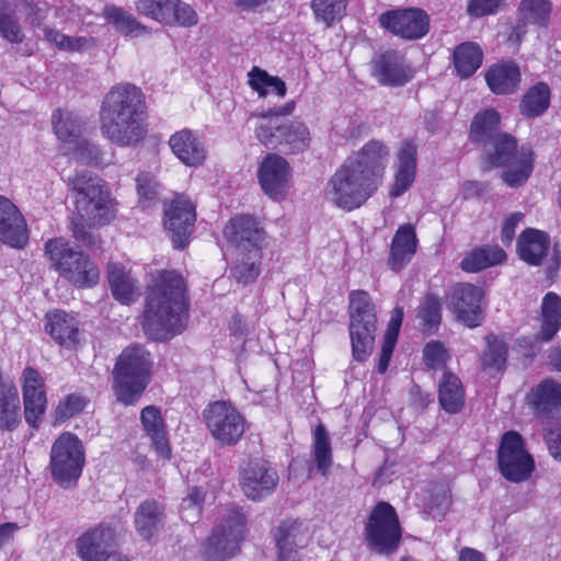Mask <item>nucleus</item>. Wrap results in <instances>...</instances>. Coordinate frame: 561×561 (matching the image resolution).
Wrapping results in <instances>:
<instances>
[{
    "label": "nucleus",
    "instance_id": "nucleus-6",
    "mask_svg": "<svg viewBox=\"0 0 561 561\" xmlns=\"http://www.w3.org/2000/svg\"><path fill=\"white\" fill-rule=\"evenodd\" d=\"M377 188L353 163L344 161L328 181L324 197L337 208L351 211L359 208Z\"/></svg>",
    "mask_w": 561,
    "mask_h": 561
},
{
    "label": "nucleus",
    "instance_id": "nucleus-30",
    "mask_svg": "<svg viewBox=\"0 0 561 561\" xmlns=\"http://www.w3.org/2000/svg\"><path fill=\"white\" fill-rule=\"evenodd\" d=\"M416 147L411 141H403L397 153V170L390 196L399 197L407 192L415 180Z\"/></svg>",
    "mask_w": 561,
    "mask_h": 561
},
{
    "label": "nucleus",
    "instance_id": "nucleus-49",
    "mask_svg": "<svg viewBox=\"0 0 561 561\" xmlns=\"http://www.w3.org/2000/svg\"><path fill=\"white\" fill-rule=\"evenodd\" d=\"M249 84L260 96H265L270 90L277 93L278 96L286 94V84L277 77L270 76L265 70L253 67L248 73Z\"/></svg>",
    "mask_w": 561,
    "mask_h": 561
},
{
    "label": "nucleus",
    "instance_id": "nucleus-24",
    "mask_svg": "<svg viewBox=\"0 0 561 561\" xmlns=\"http://www.w3.org/2000/svg\"><path fill=\"white\" fill-rule=\"evenodd\" d=\"M0 241L11 248L23 249L28 241L26 221L19 208L0 195Z\"/></svg>",
    "mask_w": 561,
    "mask_h": 561
},
{
    "label": "nucleus",
    "instance_id": "nucleus-9",
    "mask_svg": "<svg viewBox=\"0 0 561 561\" xmlns=\"http://www.w3.org/2000/svg\"><path fill=\"white\" fill-rule=\"evenodd\" d=\"M364 535L371 550L381 554L397 551L402 538V528L394 507L388 502H378L368 516Z\"/></svg>",
    "mask_w": 561,
    "mask_h": 561
},
{
    "label": "nucleus",
    "instance_id": "nucleus-37",
    "mask_svg": "<svg viewBox=\"0 0 561 561\" xmlns=\"http://www.w3.org/2000/svg\"><path fill=\"white\" fill-rule=\"evenodd\" d=\"M107 279L112 295L123 305H130L139 296L136 282L129 272L117 263H108Z\"/></svg>",
    "mask_w": 561,
    "mask_h": 561
},
{
    "label": "nucleus",
    "instance_id": "nucleus-14",
    "mask_svg": "<svg viewBox=\"0 0 561 561\" xmlns=\"http://www.w3.org/2000/svg\"><path fill=\"white\" fill-rule=\"evenodd\" d=\"M257 180L262 191L273 201L285 199L293 178L289 162L282 156L270 152L257 168Z\"/></svg>",
    "mask_w": 561,
    "mask_h": 561
},
{
    "label": "nucleus",
    "instance_id": "nucleus-31",
    "mask_svg": "<svg viewBox=\"0 0 561 561\" xmlns=\"http://www.w3.org/2000/svg\"><path fill=\"white\" fill-rule=\"evenodd\" d=\"M417 248V238L412 225H403L397 230L390 245L389 267L401 271L413 257Z\"/></svg>",
    "mask_w": 561,
    "mask_h": 561
},
{
    "label": "nucleus",
    "instance_id": "nucleus-8",
    "mask_svg": "<svg viewBox=\"0 0 561 561\" xmlns=\"http://www.w3.org/2000/svg\"><path fill=\"white\" fill-rule=\"evenodd\" d=\"M376 311L369 294L353 290L350 294V335L353 356L358 362L368 358L375 341Z\"/></svg>",
    "mask_w": 561,
    "mask_h": 561
},
{
    "label": "nucleus",
    "instance_id": "nucleus-21",
    "mask_svg": "<svg viewBox=\"0 0 561 561\" xmlns=\"http://www.w3.org/2000/svg\"><path fill=\"white\" fill-rule=\"evenodd\" d=\"M229 242L234 247V252H249L265 247L266 232L260 222L250 216L232 218L224 230Z\"/></svg>",
    "mask_w": 561,
    "mask_h": 561
},
{
    "label": "nucleus",
    "instance_id": "nucleus-7",
    "mask_svg": "<svg viewBox=\"0 0 561 561\" xmlns=\"http://www.w3.org/2000/svg\"><path fill=\"white\" fill-rule=\"evenodd\" d=\"M502 168V179L510 187L524 185L533 172L534 152L528 147H517L511 135H500L495 149L486 157L485 169Z\"/></svg>",
    "mask_w": 561,
    "mask_h": 561
},
{
    "label": "nucleus",
    "instance_id": "nucleus-10",
    "mask_svg": "<svg viewBox=\"0 0 561 561\" xmlns=\"http://www.w3.org/2000/svg\"><path fill=\"white\" fill-rule=\"evenodd\" d=\"M84 462L81 440L70 432L60 434L50 450L49 469L53 480L61 488L70 486L80 478Z\"/></svg>",
    "mask_w": 561,
    "mask_h": 561
},
{
    "label": "nucleus",
    "instance_id": "nucleus-23",
    "mask_svg": "<svg viewBox=\"0 0 561 561\" xmlns=\"http://www.w3.org/2000/svg\"><path fill=\"white\" fill-rule=\"evenodd\" d=\"M389 153L385 144L370 140L345 161L353 163L357 171L367 176L378 187L389 160Z\"/></svg>",
    "mask_w": 561,
    "mask_h": 561
},
{
    "label": "nucleus",
    "instance_id": "nucleus-42",
    "mask_svg": "<svg viewBox=\"0 0 561 561\" xmlns=\"http://www.w3.org/2000/svg\"><path fill=\"white\" fill-rule=\"evenodd\" d=\"M310 142L311 133L307 124L300 119L287 118L282 146L278 150L285 153H299L307 150Z\"/></svg>",
    "mask_w": 561,
    "mask_h": 561
},
{
    "label": "nucleus",
    "instance_id": "nucleus-50",
    "mask_svg": "<svg viewBox=\"0 0 561 561\" xmlns=\"http://www.w3.org/2000/svg\"><path fill=\"white\" fill-rule=\"evenodd\" d=\"M417 318L424 332H435L442 320V302L438 297L427 295L419 307Z\"/></svg>",
    "mask_w": 561,
    "mask_h": 561
},
{
    "label": "nucleus",
    "instance_id": "nucleus-35",
    "mask_svg": "<svg viewBox=\"0 0 561 561\" xmlns=\"http://www.w3.org/2000/svg\"><path fill=\"white\" fill-rule=\"evenodd\" d=\"M550 245L549 236L537 229H527L517 241L519 257L530 265H539L547 255Z\"/></svg>",
    "mask_w": 561,
    "mask_h": 561
},
{
    "label": "nucleus",
    "instance_id": "nucleus-41",
    "mask_svg": "<svg viewBox=\"0 0 561 561\" xmlns=\"http://www.w3.org/2000/svg\"><path fill=\"white\" fill-rule=\"evenodd\" d=\"M438 400L448 413H457L462 409L465 391L460 379L453 373H444L438 387Z\"/></svg>",
    "mask_w": 561,
    "mask_h": 561
},
{
    "label": "nucleus",
    "instance_id": "nucleus-59",
    "mask_svg": "<svg viewBox=\"0 0 561 561\" xmlns=\"http://www.w3.org/2000/svg\"><path fill=\"white\" fill-rule=\"evenodd\" d=\"M45 37L49 43L66 51H78L89 42L87 37H70L51 28L45 30Z\"/></svg>",
    "mask_w": 561,
    "mask_h": 561
},
{
    "label": "nucleus",
    "instance_id": "nucleus-33",
    "mask_svg": "<svg viewBox=\"0 0 561 561\" xmlns=\"http://www.w3.org/2000/svg\"><path fill=\"white\" fill-rule=\"evenodd\" d=\"M252 118H255L253 130L257 141L271 150H278L282 146L287 118L265 113L251 114L249 121Z\"/></svg>",
    "mask_w": 561,
    "mask_h": 561
},
{
    "label": "nucleus",
    "instance_id": "nucleus-47",
    "mask_svg": "<svg viewBox=\"0 0 561 561\" xmlns=\"http://www.w3.org/2000/svg\"><path fill=\"white\" fill-rule=\"evenodd\" d=\"M483 53L474 43H463L454 53L455 68L459 76L468 78L481 66Z\"/></svg>",
    "mask_w": 561,
    "mask_h": 561
},
{
    "label": "nucleus",
    "instance_id": "nucleus-63",
    "mask_svg": "<svg viewBox=\"0 0 561 561\" xmlns=\"http://www.w3.org/2000/svg\"><path fill=\"white\" fill-rule=\"evenodd\" d=\"M545 440L550 455L561 461V425L557 424L548 430L545 435Z\"/></svg>",
    "mask_w": 561,
    "mask_h": 561
},
{
    "label": "nucleus",
    "instance_id": "nucleus-56",
    "mask_svg": "<svg viewBox=\"0 0 561 561\" xmlns=\"http://www.w3.org/2000/svg\"><path fill=\"white\" fill-rule=\"evenodd\" d=\"M170 1L171 0H135V7L140 14L164 24V21L170 19Z\"/></svg>",
    "mask_w": 561,
    "mask_h": 561
},
{
    "label": "nucleus",
    "instance_id": "nucleus-58",
    "mask_svg": "<svg viewBox=\"0 0 561 561\" xmlns=\"http://www.w3.org/2000/svg\"><path fill=\"white\" fill-rule=\"evenodd\" d=\"M203 501L204 493L201 489L193 488L190 490L187 496L181 503L182 519L190 524L195 523L201 515Z\"/></svg>",
    "mask_w": 561,
    "mask_h": 561
},
{
    "label": "nucleus",
    "instance_id": "nucleus-20",
    "mask_svg": "<svg viewBox=\"0 0 561 561\" xmlns=\"http://www.w3.org/2000/svg\"><path fill=\"white\" fill-rule=\"evenodd\" d=\"M277 483V472L263 460H251L241 471V489L252 501H260L272 494Z\"/></svg>",
    "mask_w": 561,
    "mask_h": 561
},
{
    "label": "nucleus",
    "instance_id": "nucleus-62",
    "mask_svg": "<svg viewBox=\"0 0 561 561\" xmlns=\"http://www.w3.org/2000/svg\"><path fill=\"white\" fill-rule=\"evenodd\" d=\"M501 0H469L468 12L472 16H484L494 13Z\"/></svg>",
    "mask_w": 561,
    "mask_h": 561
},
{
    "label": "nucleus",
    "instance_id": "nucleus-53",
    "mask_svg": "<svg viewBox=\"0 0 561 561\" xmlns=\"http://www.w3.org/2000/svg\"><path fill=\"white\" fill-rule=\"evenodd\" d=\"M170 3V19L164 21V24L191 27L198 23V15L188 3L182 0H171Z\"/></svg>",
    "mask_w": 561,
    "mask_h": 561
},
{
    "label": "nucleus",
    "instance_id": "nucleus-55",
    "mask_svg": "<svg viewBox=\"0 0 561 561\" xmlns=\"http://www.w3.org/2000/svg\"><path fill=\"white\" fill-rule=\"evenodd\" d=\"M488 350L482 357V364L486 368L500 370L506 362L507 346L496 336L486 337Z\"/></svg>",
    "mask_w": 561,
    "mask_h": 561
},
{
    "label": "nucleus",
    "instance_id": "nucleus-44",
    "mask_svg": "<svg viewBox=\"0 0 561 561\" xmlns=\"http://www.w3.org/2000/svg\"><path fill=\"white\" fill-rule=\"evenodd\" d=\"M551 91L547 83L538 82L529 88L524 94L519 111L528 118H535L542 115L550 105Z\"/></svg>",
    "mask_w": 561,
    "mask_h": 561
},
{
    "label": "nucleus",
    "instance_id": "nucleus-38",
    "mask_svg": "<svg viewBox=\"0 0 561 561\" xmlns=\"http://www.w3.org/2000/svg\"><path fill=\"white\" fill-rule=\"evenodd\" d=\"M561 327V298L553 291L545 295L541 302V325L537 340L549 342Z\"/></svg>",
    "mask_w": 561,
    "mask_h": 561
},
{
    "label": "nucleus",
    "instance_id": "nucleus-19",
    "mask_svg": "<svg viewBox=\"0 0 561 561\" xmlns=\"http://www.w3.org/2000/svg\"><path fill=\"white\" fill-rule=\"evenodd\" d=\"M53 126L57 138L72 146L75 154L80 160L89 162L96 158L95 147L81 137L82 122L77 115L58 110L53 114Z\"/></svg>",
    "mask_w": 561,
    "mask_h": 561
},
{
    "label": "nucleus",
    "instance_id": "nucleus-17",
    "mask_svg": "<svg viewBox=\"0 0 561 561\" xmlns=\"http://www.w3.org/2000/svg\"><path fill=\"white\" fill-rule=\"evenodd\" d=\"M382 27L405 39H419L430 28V16L419 8H409L382 13L379 16Z\"/></svg>",
    "mask_w": 561,
    "mask_h": 561
},
{
    "label": "nucleus",
    "instance_id": "nucleus-4",
    "mask_svg": "<svg viewBox=\"0 0 561 561\" xmlns=\"http://www.w3.org/2000/svg\"><path fill=\"white\" fill-rule=\"evenodd\" d=\"M151 354L139 344L123 350L113 368V391L125 405L136 403L150 382Z\"/></svg>",
    "mask_w": 561,
    "mask_h": 561
},
{
    "label": "nucleus",
    "instance_id": "nucleus-29",
    "mask_svg": "<svg viewBox=\"0 0 561 561\" xmlns=\"http://www.w3.org/2000/svg\"><path fill=\"white\" fill-rule=\"evenodd\" d=\"M45 320V330L57 344L72 348L79 343V323L72 314L55 309L46 313Z\"/></svg>",
    "mask_w": 561,
    "mask_h": 561
},
{
    "label": "nucleus",
    "instance_id": "nucleus-26",
    "mask_svg": "<svg viewBox=\"0 0 561 561\" xmlns=\"http://www.w3.org/2000/svg\"><path fill=\"white\" fill-rule=\"evenodd\" d=\"M169 147L172 153L186 167H199L207 157V150L199 135L183 128L170 136Z\"/></svg>",
    "mask_w": 561,
    "mask_h": 561
},
{
    "label": "nucleus",
    "instance_id": "nucleus-32",
    "mask_svg": "<svg viewBox=\"0 0 561 561\" xmlns=\"http://www.w3.org/2000/svg\"><path fill=\"white\" fill-rule=\"evenodd\" d=\"M484 78L493 93L512 94L519 88L520 71L513 61L497 62L485 71Z\"/></svg>",
    "mask_w": 561,
    "mask_h": 561
},
{
    "label": "nucleus",
    "instance_id": "nucleus-3",
    "mask_svg": "<svg viewBox=\"0 0 561 561\" xmlns=\"http://www.w3.org/2000/svg\"><path fill=\"white\" fill-rule=\"evenodd\" d=\"M69 185L73 192L76 209L80 218L73 221L72 234L76 240L89 248H99L98 236L85 229L89 227H102L113 217V204L110 194L103 188L101 180L88 172H77L69 179Z\"/></svg>",
    "mask_w": 561,
    "mask_h": 561
},
{
    "label": "nucleus",
    "instance_id": "nucleus-46",
    "mask_svg": "<svg viewBox=\"0 0 561 561\" xmlns=\"http://www.w3.org/2000/svg\"><path fill=\"white\" fill-rule=\"evenodd\" d=\"M103 16L108 23L113 24L117 32L124 35L139 36L149 32L147 26L138 22L133 14L123 8L106 5L103 9Z\"/></svg>",
    "mask_w": 561,
    "mask_h": 561
},
{
    "label": "nucleus",
    "instance_id": "nucleus-40",
    "mask_svg": "<svg viewBox=\"0 0 561 561\" xmlns=\"http://www.w3.org/2000/svg\"><path fill=\"white\" fill-rule=\"evenodd\" d=\"M310 456L317 470L323 477L328 476L333 465V453L330 435L321 423L313 430Z\"/></svg>",
    "mask_w": 561,
    "mask_h": 561
},
{
    "label": "nucleus",
    "instance_id": "nucleus-34",
    "mask_svg": "<svg viewBox=\"0 0 561 561\" xmlns=\"http://www.w3.org/2000/svg\"><path fill=\"white\" fill-rule=\"evenodd\" d=\"M140 420L144 431L150 437L158 456L170 459L171 448L160 410L153 405H148L141 410Z\"/></svg>",
    "mask_w": 561,
    "mask_h": 561
},
{
    "label": "nucleus",
    "instance_id": "nucleus-15",
    "mask_svg": "<svg viewBox=\"0 0 561 561\" xmlns=\"http://www.w3.org/2000/svg\"><path fill=\"white\" fill-rule=\"evenodd\" d=\"M116 546L115 528L104 523L84 531L76 542L78 556L83 561H106L115 558Z\"/></svg>",
    "mask_w": 561,
    "mask_h": 561
},
{
    "label": "nucleus",
    "instance_id": "nucleus-36",
    "mask_svg": "<svg viewBox=\"0 0 561 561\" xmlns=\"http://www.w3.org/2000/svg\"><path fill=\"white\" fill-rule=\"evenodd\" d=\"M163 506L154 500H146L137 507L134 523L137 533L144 539H150L157 535L163 524Z\"/></svg>",
    "mask_w": 561,
    "mask_h": 561
},
{
    "label": "nucleus",
    "instance_id": "nucleus-18",
    "mask_svg": "<svg viewBox=\"0 0 561 561\" xmlns=\"http://www.w3.org/2000/svg\"><path fill=\"white\" fill-rule=\"evenodd\" d=\"M245 527V516L239 510H233L225 520L222 529L216 530L208 538L205 550L209 557L233 558L239 548Z\"/></svg>",
    "mask_w": 561,
    "mask_h": 561
},
{
    "label": "nucleus",
    "instance_id": "nucleus-45",
    "mask_svg": "<svg viewBox=\"0 0 561 561\" xmlns=\"http://www.w3.org/2000/svg\"><path fill=\"white\" fill-rule=\"evenodd\" d=\"M500 114L494 110H486L474 116L471 124L470 137L474 141L490 140L495 149L496 139L501 133L497 131Z\"/></svg>",
    "mask_w": 561,
    "mask_h": 561
},
{
    "label": "nucleus",
    "instance_id": "nucleus-51",
    "mask_svg": "<svg viewBox=\"0 0 561 561\" xmlns=\"http://www.w3.org/2000/svg\"><path fill=\"white\" fill-rule=\"evenodd\" d=\"M20 399L15 388H9L0 397V426L12 430L19 422Z\"/></svg>",
    "mask_w": 561,
    "mask_h": 561
},
{
    "label": "nucleus",
    "instance_id": "nucleus-28",
    "mask_svg": "<svg viewBox=\"0 0 561 561\" xmlns=\"http://www.w3.org/2000/svg\"><path fill=\"white\" fill-rule=\"evenodd\" d=\"M374 77L383 85H403L409 82L413 72L404 62L403 57L396 51L380 55L373 66Z\"/></svg>",
    "mask_w": 561,
    "mask_h": 561
},
{
    "label": "nucleus",
    "instance_id": "nucleus-52",
    "mask_svg": "<svg viewBox=\"0 0 561 561\" xmlns=\"http://www.w3.org/2000/svg\"><path fill=\"white\" fill-rule=\"evenodd\" d=\"M347 1L348 0H312L311 8L316 19L329 26L343 16Z\"/></svg>",
    "mask_w": 561,
    "mask_h": 561
},
{
    "label": "nucleus",
    "instance_id": "nucleus-11",
    "mask_svg": "<svg viewBox=\"0 0 561 561\" xmlns=\"http://www.w3.org/2000/svg\"><path fill=\"white\" fill-rule=\"evenodd\" d=\"M206 426L222 446L236 445L245 431V420L229 402L216 401L204 410Z\"/></svg>",
    "mask_w": 561,
    "mask_h": 561
},
{
    "label": "nucleus",
    "instance_id": "nucleus-57",
    "mask_svg": "<svg viewBox=\"0 0 561 561\" xmlns=\"http://www.w3.org/2000/svg\"><path fill=\"white\" fill-rule=\"evenodd\" d=\"M450 354L440 341L432 340L425 344L423 348V359L427 367L433 369H442L449 360Z\"/></svg>",
    "mask_w": 561,
    "mask_h": 561
},
{
    "label": "nucleus",
    "instance_id": "nucleus-27",
    "mask_svg": "<svg viewBox=\"0 0 561 561\" xmlns=\"http://www.w3.org/2000/svg\"><path fill=\"white\" fill-rule=\"evenodd\" d=\"M276 546L282 561L297 556L299 550L305 549L311 538V533L302 523L286 520L277 528Z\"/></svg>",
    "mask_w": 561,
    "mask_h": 561
},
{
    "label": "nucleus",
    "instance_id": "nucleus-43",
    "mask_svg": "<svg viewBox=\"0 0 561 561\" xmlns=\"http://www.w3.org/2000/svg\"><path fill=\"white\" fill-rule=\"evenodd\" d=\"M506 259L505 252L499 247L485 245L473 249L462 259L461 270L476 273L490 266L501 264Z\"/></svg>",
    "mask_w": 561,
    "mask_h": 561
},
{
    "label": "nucleus",
    "instance_id": "nucleus-2",
    "mask_svg": "<svg viewBox=\"0 0 561 561\" xmlns=\"http://www.w3.org/2000/svg\"><path fill=\"white\" fill-rule=\"evenodd\" d=\"M144 96L133 84H119L105 96L101 111V130L113 144L130 147L147 135Z\"/></svg>",
    "mask_w": 561,
    "mask_h": 561
},
{
    "label": "nucleus",
    "instance_id": "nucleus-13",
    "mask_svg": "<svg viewBox=\"0 0 561 561\" xmlns=\"http://www.w3.org/2000/svg\"><path fill=\"white\" fill-rule=\"evenodd\" d=\"M196 220V205L184 194H176L164 209V228L173 245L184 249Z\"/></svg>",
    "mask_w": 561,
    "mask_h": 561
},
{
    "label": "nucleus",
    "instance_id": "nucleus-22",
    "mask_svg": "<svg viewBox=\"0 0 561 561\" xmlns=\"http://www.w3.org/2000/svg\"><path fill=\"white\" fill-rule=\"evenodd\" d=\"M22 381L25 421L32 427H37L47 405L44 379L36 369L26 367Z\"/></svg>",
    "mask_w": 561,
    "mask_h": 561
},
{
    "label": "nucleus",
    "instance_id": "nucleus-16",
    "mask_svg": "<svg viewBox=\"0 0 561 561\" xmlns=\"http://www.w3.org/2000/svg\"><path fill=\"white\" fill-rule=\"evenodd\" d=\"M22 13L32 24H39L45 18L43 9L27 0H4L0 7V35L12 44L24 41V33L16 16Z\"/></svg>",
    "mask_w": 561,
    "mask_h": 561
},
{
    "label": "nucleus",
    "instance_id": "nucleus-54",
    "mask_svg": "<svg viewBox=\"0 0 561 561\" xmlns=\"http://www.w3.org/2000/svg\"><path fill=\"white\" fill-rule=\"evenodd\" d=\"M519 11L527 22L545 24L551 12L549 0H522Z\"/></svg>",
    "mask_w": 561,
    "mask_h": 561
},
{
    "label": "nucleus",
    "instance_id": "nucleus-39",
    "mask_svg": "<svg viewBox=\"0 0 561 561\" xmlns=\"http://www.w3.org/2000/svg\"><path fill=\"white\" fill-rule=\"evenodd\" d=\"M262 252H234V260L230 268L231 276L240 284L253 283L261 273Z\"/></svg>",
    "mask_w": 561,
    "mask_h": 561
},
{
    "label": "nucleus",
    "instance_id": "nucleus-64",
    "mask_svg": "<svg viewBox=\"0 0 561 561\" xmlns=\"http://www.w3.org/2000/svg\"><path fill=\"white\" fill-rule=\"evenodd\" d=\"M228 329L231 332V334L248 335L254 330V324L244 316L236 313L229 320Z\"/></svg>",
    "mask_w": 561,
    "mask_h": 561
},
{
    "label": "nucleus",
    "instance_id": "nucleus-61",
    "mask_svg": "<svg viewBox=\"0 0 561 561\" xmlns=\"http://www.w3.org/2000/svg\"><path fill=\"white\" fill-rule=\"evenodd\" d=\"M137 192L144 207H148L157 196L158 184L149 173H141L137 176Z\"/></svg>",
    "mask_w": 561,
    "mask_h": 561
},
{
    "label": "nucleus",
    "instance_id": "nucleus-12",
    "mask_svg": "<svg viewBox=\"0 0 561 561\" xmlns=\"http://www.w3.org/2000/svg\"><path fill=\"white\" fill-rule=\"evenodd\" d=\"M497 463L502 476L512 482L528 480L535 470V461L525 449L522 436L513 431L505 433L502 437Z\"/></svg>",
    "mask_w": 561,
    "mask_h": 561
},
{
    "label": "nucleus",
    "instance_id": "nucleus-60",
    "mask_svg": "<svg viewBox=\"0 0 561 561\" xmlns=\"http://www.w3.org/2000/svg\"><path fill=\"white\" fill-rule=\"evenodd\" d=\"M85 407V400L78 394H69L56 408V419L58 421L67 420L82 411Z\"/></svg>",
    "mask_w": 561,
    "mask_h": 561
},
{
    "label": "nucleus",
    "instance_id": "nucleus-25",
    "mask_svg": "<svg viewBox=\"0 0 561 561\" xmlns=\"http://www.w3.org/2000/svg\"><path fill=\"white\" fill-rule=\"evenodd\" d=\"M482 298L483 290L470 283L457 284L453 289L455 313L469 328H476L482 321Z\"/></svg>",
    "mask_w": 561,
    "mask_h": 561
},
{
    "label": "nucleus",
    "instance_id": "nucleus-1",
    "mask_svg": "<svg viewBox=\"0 0 561 561\" xmlns=\"http://www.w3.org/2000/svg\"><path fill=\"white\" fill-rule=\"evenodd\" d=\"M185 282L175 271H163L150 286L144 312V330L153 340H168L185 327Z\"/></svg>",
    "mask_w": 561,
    "mask_h": 561
},
{
    "label": "nucleus",
    "instance_id": "nucleus-48",
    "mask_svg": "<svg viewBox=\"0 0 561 561\" xmlns=\"http://www.w3.org/2000/svg\"><path fill=\"white\" fill-rule=\"evenodd\" d=\"M530 403L538 415L561 407V385L552 380L541 382L533 391Z\"/></svg>",
    "mask_w": 561,
    "mask_h": 561
},
{
    "label": "nucleus",
    "instance_id": "nucleus-5",
    "mask_svg": "<svg viewBox=\"0 0 561 561\" xmlns=\"http://www.w3.org/2000/svg\"><path fill=\"white\" fill-rule=\"evenodd\" d=\"M45 253L50 265L61 278L78 288L94 287L100 280L96 264L81 250H76L64 239H49Z\"/></svg>",
    "mask_w": 561,
    "mask_h": 561
}]
</instances>
